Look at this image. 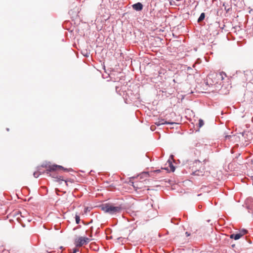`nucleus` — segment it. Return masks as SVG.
I'll use <instances>...</instances> for the list:
<instances>
[{"instance_id":"nucleus-9","label":"nucleus","mask_w":253,"mask_h":253,"mask_svg":"<svg viewBox=\"0 0 253 253\" xmlns=\"http://www.w3.org/2000/svg\"><path fill=\"white\" fill-rule=\"evenodd\" d=\"M199 127H201L202 126H203V125H204V121L202 119H200L199 120Z\"/></svg>"},{"instance_id":"nucleus-1","label":"nucleus","mask_w":253,"mask_h":253,"mask_svg":"<svg viewBox=\"0 0 253 253\" xmlns=\"http://www.w3.org/2000/svg\"><path fill=\"white\" fill-rule=\"evenodd\" d=\"M102 211L105 212H107L111 214H116L119 213L121 211V207L120 206H114L112 205L106 204H103L100 206Z\"/></svg>"},{"instance_id":"nucleus-19","label":"nucleus","mask_w":253,"mask_h":253,"mask_svg":"<svg viewBox=\"0 0 253 253\" xmlns=\"http://www.w3.org/2000/svg\"><path fill=\"white\" fill-rule=\"evenodd\" d=\"M229 137H230V135H226V136H225V138H229Z\"/></svg>"},{"instance_id":"nucleus-12","label":"nucleus","mask_w":253,"mask_h":253,"mask_svg":"<svg viewBox=\"0 0 253 253\" xmlns=\"http://www.w3.org/2000/svg\"><path fill=\"white\" fill-rule=\"evenodd\" d=\"M69 13L70 15L72 16L74 15V11H73V10H71L70 11H69Z\"/></svg>"},{"instance_id":"nucleus-4","label":"nucleus","mask_w":253,"mask_h":253,"mask_svg":"<svg viewBox=\"0 0 253 253\" xmlns=\"http://www.w3.org/2000/svg\"><path fill=\"white\" fill-rule=\"evenodd\" d=\"M247 233V231L245 229H243L240 231L239 233L232 234L230 235L231 239H234L235 240L239 239L243 236L245 235Z\"/></svg>"},{"instance_id":"nucleus-8","label":"nucleus","mask_w":253,"mask_h":253,"mask_svg":"<svg viewBox=\"0 0 253 253\" xmlns=\"http://www.w3.org/2000/svg\"><path fill=\"white\" fill-rule=\"evenodd\" d=\"M205 17V14L204 13H202L198 19V22H200L203 21Z\"/></svg>"},{"instance_id":"nucleus-2","label":"nucleus","mask_w":253,"mask_h":253,"mask_svg":"<svg viewBox=\"0 0 253 253\" xmlns=\"http://www.w3.org/2000/svg\"><path fill=\"white\" fill-rule=\"evenodd\" d=\"M90 240L89 238L87 237H80L76 239L75 244L77 247H80L87 244Z\"/></svg>"},{"instance_id":"nucleus-7","label":"nucleus","mask_w":253,"mask_h":253,"mask_svg":"<svg viewBox=\"0 0 253 253\" xmlns=\"http://www.w3.org/2000/svg\"><path fill=\"white\" fill-rule=\"evenodd\" d=\"M132 7L136 11H140L143 8V5L140 2H137L132 5Z\"/></svg>"},{"instance_id":"nucleus-10","label":"nucleus","mask_w":253,"mask_h":253,"mask_svg":"<svg viewBox=\"0 0 253 253\" xmlns=\"http://www.w3.org/2000/svg\"><path fill=\"white\" fill-rule=\"evenodd\" d=\"M75 218H76V223L77 224H79L80 223V216L79 215H76Z\"/></svg>"},{"instance_id":"nucleus-15","label":"nucleus","mask_w":253,"mask_h":253,"mask_svg":"<svg viewBox=\"0 0 253 253\" xmlns=\"http://www.w3.org/2000/svg\"><path fill=\"white\" fill-rule=\"evenodd\" d=\"M185 234L187 237H189L190 235V234L188 233V232H186Z\"/></svg>"},{"instance_id":"nucleus-3","label":"nucleus","mask_w":253,"mask_h":253,"mask_svg":"<svg viewBox=\"0 0 253 253\" xmlns=\"http://www.w3.org/2000/svg\"><path fill=\"white\" fill-rule=\"evenodd\" d=\"M45 168H46L47 173H48L50 171H57L61 169H63L64 170H67L66 169H64L62 166L56 165L45 166Z\"/></svg>"},{"instance_id":"nucleus-14","label":"nucleus","mask_w":253,"mask_h":253,"mask_svg":"<svg viewBox=\"0 0 253 253\" xmlns=\"http://www.w3.org/2000/svg\"><path fill=\"white\" fill-rule=\"evenodd\" d=\"M209 161L208 158H206L203 160L202 162L206 163V162Z\"/></svg>"},{"instance_id":"nucleus-18","label":"nucleus","mask_w":253,"mask_h":253,"mask_svg":"<svg viewBox=\"0 0 253 253\" xmlns=\"http://www.w3.org/2000/svg\"><path fill=\"white\" fill-rule=\"evenodd\" d=\"M68 182V181H65V182L66 183L67 185H68V184H67ZM69 182H70L71 183H72V181H71V180H69Z\"/></svg>"},{"instance_id":"nucleus-11","label":"nucleus","mask_w":253,"mask_h":253,"mask_svg":"<svg viewBox=\"0 0 253 253\" xmlns=\"http://www.w3.org/2000/svg\"><path fill=\"white\" fill-rule=\"evenodd\" d=\"M34 176L36 178H37L40 175V173L39 172L37 171V172H35L33 174Z\"/></svg>"},{"instance_id":"nucleus-20","label":"nucleus","mask_w":253,"mask_h":253,"mask_svg":"<svg viewBox=\"0 0 253 253\" xmlns=\"http://www.w3.org/2000/svg\"><path fill=\"white\" fill-rule=\"evenodd\" d=\"M198 143H195V147L198 146Z\"/></svg>"},{"instance_id":"nucleus-13","label":"nucleus","mask_w":253,"mask_h":253,"mask_svg":"<svg viewBox=\"0 0 253 253\" xmlns=\"http://www.w3.org/2000/svg\"><path fill=\"white\" fill-rule=\"evenodd\" d=\"M199 171H195V172H193V174H194V175H200V174L199 173Z\"/></svg>"},{"instance_id":"nucleus-17","label":"nucleus","mask_w":253,"mask_h":253,"mask_svg":"<svg viewBox=\"0 0 253 253\" xmlns=\"http://www.w3.org/2000/svg\"><path fill=\"white\" fill-rule=\"evenodd\" d=\"M79 251V250H77V249H75L74 250V252L73 253H76L77 252H78Z\"/></svg>"},{"instance_id":"nucleus-5","label":"nucleus","mask_w":253,"mask_h":253,"mask_svg":"<svg viewBox=\"0 0 253 253\" xmlns=\"http://www.w3.org/2000/svg\"><path fill=\"white\" fill-rule=\"evenodd\" d=\"M173 123H171V122H168V121H165L164 119H159L158 121H157L156 123H155V124L157 125V126H160L161 125H164V124H173Z\"/></svg>"},{"instance_id":"nucleus-16","label":"nucleus","mask_w":253,"mask_h":253,"mask_svg":"<svg viewBox=\"0 0 253 253\" xmlns=\"http://www.w3.org/2000/svg\"><path fill=\"white\" fill-rule=\"evenodd\" d=\"M175 169L174 168V167L173 166H171V170L173 171Z\"/></svg>"},{"instance_id":"nucleus-21","label":"nucleus","mask_w":253,"mask_h":253,"mask_svg":"<svg viewBox=\"0 0 253 253\" xmlns=\"http://www.w3.org/2000/svg\"><path fill=\"white\" fill-rule=\"evenodd\" d=\"M86 211H87V209H86L85 212H86Z\"/></svg>"},{"instance_id":"nucleus-6","label":"nucleus","mask_w":253,"mask_h":253,"mask_svg":"<svg viewBox=\"0 0 253 253\" xmlns=\"http://www.w3.org/2000/svg\"><path fill=\"white\" fill-rule=\"evenodd\" d=\"M133 187L135 188V190L137 189H142V182H132Z\"/></svg>"}]
</instances>
